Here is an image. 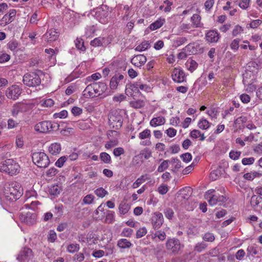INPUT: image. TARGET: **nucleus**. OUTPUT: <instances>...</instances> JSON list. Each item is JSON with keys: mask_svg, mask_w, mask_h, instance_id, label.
I'll use <instances>...</instances> for the list:
<instances>
[{"mask_svg": "<svg viewBox=\"0 0 262 262\" xmlns=\"http://www.w3.org/2000/svg\"><path fill=\"white\" fill-rule=\"evenodd\" d=\"M43 72L39 70L37 72H30L26 74L23 77L24 83L28 86H36L41 83V77Z\"/></svg>", "mask_w": 262, "mask_h": 262, "instance_id": "obj_1", "label": "nucleus"}, {"mask_svg": "<svg viewBox=\"0 0 262 262\" xmlns=\"http://www.w3.org/2000/svg\"><path fill=\"white\" fill-rule=\"evenodd\" d=\"M0 169L12 176L19 172V164L13 159H7L0 164Z\"/></svg>", "mask_w": 262, "mask_h": 262, "instance_id": "obj_2", "label": "nucleus"}, {"mask_svg": "<svg viewBox=\"0 0 262 262\" xmlns=\"http://www.w3.org/2000/svg\"><path fill=\"white\" fill-rule=\"evenodd\" d=\"M32 159L34 164L40 168H46L50 164L49 158L44 152H33L32 155Z\"/></svg>", "mask_w": 262, "mask_h": 262, "instance_id": "obj_3", "label": "nucleus"}, {"mask_svg": "<svg viewBox=\"0 0 262 262\" xmlns=\"http://www.w3.org/2000/svg\"><path fill=\"white\" fill-rule=\"evenodd\" d=\"M20 187L16 184H12L7 186L5 188V195L8 200L11 201H16L21 195Z\"/></svg>", "mask_w": 262, "mask_h": 262, "instance_id": "obj_4", "label": "nucleus"}, {"mask_svg": "<svg viewBox=\"0 0 262 262\" xmlns=\"http://www.w3.org/2000/svg\"><path fill=\"white\" fill-rule=\"evenodd\" d=\"M123 120V117L117 110L111 111L108 115L109 125L115 129H118L121 127Z\"/></svg>", "mask_w": 262, "mask_h": 262, "instance_id": "obj_5", "label": "nucleus"}, {"mask_svg": "<svg viewBox=\"0 0 262 262\" xmlns=\"http://www.w3.org/2000/svg\"><path fill=\"white\" fill-rule=\"evenodd\" d=\"M184 246L181 244L180 241L175 238H169L166 243V249L173 255L180 253Z\"/></svg>", "mask_w": 262, "mask_h": 262, "instance_id": "obj_6", "label": "nucleus"}, {"mask_svg": "<svg viewBox=\"0 0 262 262\" xmlns=\"http://www.w3.org/2000/svg\"><path fill=\"white\" fill-rule=\"evenodd\" d=\"M55 127L51 121H43L37 123L34 126L35 131L40 133H47L51 132Z\"/></svg>", "mask_w": 262, "mask_h": 262, "instance_id": "obj_7", "label": "nucleus"}, {"mask_svg": "<svg viewBox=\"0 0 262 262\" xmlns=\"http://www.w3.org/2000/svg\"><path fill=\"white\" fill-rule=\"evenodd\" d=\"M33 257V252L31 249L27 247L23 248L17 257L20 262H28Z\"/></svg>", "mask_w": 262, "mask_h": 262, "instance_id": "obj_8", "label": "nucleus"}, {"mask_svg": "<svg viewBox=\"0 0 262 262\" xmlns=\"http://www.w3.org/2000/svg\"><path fill=\"white\" fill-rule=\"evenodd\" d=\"M21 91L18 85H13L8 88L6 95L7 97L13 100L17 99L21 94Z\"/></svg>", "mask_w": 262, "mask_h": 262, "instance_id": "obj_9", "label": "nucleus"}, {"mask_svg": "<svg viewBox=\"0 0 262 262\" xmlns=\"http://www.w3.org/2000/svg\"><path fill=\"white\" fill-rule=\"evenodd\" d=\"M164 222L163 215L162 213L156 212L151 217V224L155 230L159 229Z\"/></svg>", "mask_w": 262, "mask_h": 262, "instance_id": "obj_10", "label": "nucleus"}, {"mask_svg": "<svg viewBox=\"0 0 262 262\" xmlns=\"http://www.w3.org/2000/svg\"><path fill=\"white\" fill-rule=\"evenodd\" d=\"M172 78L173 81L181 83L185 81V74L182 70L174 68L172 73Z\"/></svg>", "mask_w": 262, "mask_h": 262, "instance_id": "obj_11", "label": "nucleus"}, {"mask_svg": "<svg viewBox=\"0 0 262 262\" xmlns=\"http://www.w3.org/2000/svg\"><path fill=\"white\" fill-rule=\"evenodd\" d=\"M139 81L134 83H128L126 85L125 93L127 96H133L134 93L139 92Z\"/></svg>", "mask_w": 262, "mask_h": 262, "instance_id": "obj_12", "label": "nucleus"}, {"mask_svg": "<svg viewBox=\"0 0 262 262\" xmlns=\"http://www.w3.org/2000/svg\"><path fill=\"white\" fill-rule=\"evenodd\" d=\"M59 37V32L55 29H50L43 35L45 39L49 42L56 40Z\"/></svg>", "mask_w": 262, "mask_h": 262, "instance_id": "obj_13", "label": "nucleus"}, {"mask_svg": "<svg viewBox=\"0 0 262 262\" xmlns=\"http://www.w3.org/2000/svg\"><path fill=\"white\" fill-rule=\"evenodd\" d=\"M16 14V11L14 9H11L9 12L6 14L1 20L2 24H4L5 25L10 24L12 21H13L15 15Z\"/></svg>", "mask_w": 262, "mask_h": 262, "instance_id": "obj_14", "label": "nucleus"}, {"mask_svg": "<svg viewBox=\"0 0 262 262\" xmlns=\"http://www.w3.org/2000/svg\"><path fill=\"white\" fill-rule=\"evenodd\" d=\"M83 95L86 98H94L97 96L93 83L85 88L83 92Z\"/></svg>", "mask_w": 262, "mask_h": 262, "instance_id": "obj_15", "label": "nucleus"}, {"mask_svg": "<svg viewBox=\"0 0 262 262\" xmlns=\"http://www.w3.org/2000/svg\"><path fill=\"white\" fill-rule=\"evenodd\" d=\"M146 61V57L143 55L140 54L135 56L131 59V63L137 67L143 66Z\"/></svg>", "mask_w": 262, "mask_h": 262, "instance_id": "obj_16", "label": "nucleus"}, {"mask_svg": "<svg viewBox=\"0 0 262 262\" xmlns=\"http://www.w3.org/2000/svg\"><path fill=\"white\" fill-rule=\"evenodd\" d=\"M250 204L255 209H262V198L256 195H252L251 198Z\"/></svg>", "mask_w": 262, "mask_h": 262, "instance_id": "obj_17", "label": "nucleus"}, {"mask_svg": "<svg viewBox=\"0 0 262 262\" xmlns=\"http://www.w3.org/2000/svg\"><path fill=\"white\" fill-rule=\"evenodd\" d=\"M206 38L209 42H216L220 38V34L216 31L210 30L206 34Z\"/></svg>", "mask_w": 262, "mask_h": 262, "instance_id": "obj_18", "label": "nucleus"}, {"mask_svg": "<svg viewBox=\"0 0 262 262\" xmlns=\"http://www.w3.org/2000/svg\"><path fill=\"white\" fill-rule=\"evenodd\" d=\"M110 42L107 39L104 37H97L91 41V45L93 47L106 46Z\"/></svg>", "mask_w": 262, "mask_h": 262, "instance_id": "obj_19", "label": "nucleus"}, {"mask_svg": "<svg viewBox=\"0 0 262 262\" xmlns=\"http://www.w3.org/2000/svg\"><path fill=\"white\" fill-rule=\"evenodd\" d=\"M93 84L94 85L97 96L102 94L107 89V85L104 82H94Z\"/></svg>", "mask_w": 262, "mask_h": 262, "instance_id": "obj_20", "label": "nucleus"}, {"mask_svg": "<svg viewBox=\"0 0 262 262\" xmlns=\"http://www.w3.org/2000/svg\"><path fill=\"white\" fill-rule=\"evenodd\" d=\"M48 150L53 155L59 154L61 151L60 144L56 142L51 144L49 147Z\"/></svg>", "mask_w": 262, "mask_h": 262, "instance_id": "obj_21", "label": "nucleus"}, {"mask_svg": "<svg viewBox=\"0 0 262 262\" xmlns=\"http://www.w3.org/2000/svg\"><path fill=\"white\" fill-rule=\"evenodd\" d=\"M36 215L34 213L27 212L23 221L28 225H32L36 221Z\"/></svg>", "mask_w": 262, "mask_h": 262, "instance_id": "obj_22", "label": "nucleus"}, {"mask_svg": "<svg viewBox=\"0 0 262 262\" xmlns=\"http://www.w3.org/2000/svg\"><path fill=\"white\" fill-rule=\"evenodd\" d=\"M201 17L198 14H194L191 17V21L192 22V26L193 28H199L202 26L201 23Z\"/></svg>", "mask_w": 262, "mask_h": 262, "instance_id": "obj_23", "label": "nucleus"}, {"mask_svg": "<svg viewBox=\"0 0 262 262\" xmlns=\"http://www.w3.org/2000/svg\"><path fill=\"white\" fill-rule=\"evenodd\" d=\"M165 123V119L164 117L159 116L152 118L150 122V124L152 126H157L158 125H163Z\"/></svg>", "mask_w": 262, "mask_h": 262, "instance_id": "obj_24", "label": "nucleus"}, {"mask_svg": "<svg viewBox=\"0 0 262 262\" xmlns=\"http://www.w3.org/2000/svg\"><path fill=\"white\" fill-rule=\"evenodd\" d=\"M165 20L164 18H160L154 23H152L149 28L151 30H155L160 28L165 23Z\"/></svg>", "mask_w": 262, "mask_h": 262, "instance_id": "obj_25", "label": "nucleus"}, {"mask_svg": "<svg viewBox=\"0 0 262 262\" xmlns=\"http://www.w3.org/2000/svg\"><path fill=\"white\" fill-rule=\"evenodd\" d=\"M262 176L261 173H260L256 171L248 172L244 174V178L246 180L252 181L255 178H259Z\"/></svg>", "mask_w": 262, "mask_h": 262, "instance_id": "obj_26", "label": "nucleus"}, {"mask_svg": "<svg viewBox=\"0 0 262 262\" xmlns=\"http://www.w3.org/2000/svg\"><path fill=\"white\" fill-rule=\"evenodd\" d=\"M75 43L78 50L82 52L85 51L86 48L84 45V41L82 39L77 38L75 41Z\"/></svg>", "mask_w": 262, "mask_h": 262, "instance_id": "obj_27", "label": "nucleus"}, {"mask_svg": "<svg viewBox=\"0 0 262 262\" xmlns=\"http://www.w3.org/2000/svg\"><path fill=\"white\" fill-rule=\"evenodd\" d=\"M150 47V43L148 41H145L142 42L141 44L138 45L136 48L135 50L137 51H143L147 49Z\"/></svg>", "mask_w": 262, "mask_h": 262, "instance_id": "obj_28", "label": "nucleus"}, {"mask_svg": "<svg viewBox=\"0 0 262 262\" xmlns=\"http://www.w3.org/2000/svg\"><path fill=\"white\" fill-rule=\"evenodd\" d=\"M132 244L127 239L123 238L120 239L118 242V246L121 248H129Z\"/></svg>", "mask_w": 262, "mask_h": 262, "instance_id": "obj_29", "label": "nucleus"}, {"mask_svg": "<svg viewBox=\"0 0 262 262\" xmlns=\"http://www.w3.org/2000/svg\"><path fill=\"white\" fill-rule=\"evenodd\" d=\"M147 179V174L142 175L134 183L133 187L136 188L138 187L142 183L144 182Z\"/></svg>", "mask_w": 262, "mask_h": 262, "instance_id": "obj_30", "label": "nucleus"}, {"mask_svg": "<svg viewBox=\"0 0 262 262\" xmlns=\"http://www.w3.org/2000/svg\"><path fill=\"white\" fill-rule=\"evenodd\" d=\"M60 191L61 188L57 185H55L51 186L49 190V193L52 195H57L59 194L60 192Z\"/></svg>", "mask_w": 262, "mask_h": 262, "instance_id": "obj_31", "label": "nucleus"}, {"mask_svg": "<svg viewBox=\"0 0 262 262\" xmlns=\"http://www.w3.org/2000/svg\"><path fill=\"white\" fill-rule=\"evenodd\" d=\"M198 126L200 128L205 130L209 127L210 123L206 119H202L198 122Z\"/></svg>", "mask_w": 262, "mask_h": 262, "instance_id": "obj_32", "label": "nucleus"}, {"mask_svg": "<svg viewBox=\"0 0 262 262\" xmlns=\"http://www.w3.org/2000/svg\"><path fill=\"white\" fill-rule=\"evenodd\" d=\"M131 106L135 108H141L144 106L145 102L143 100H138L132 101L130 102Z\"/></svg>", "mask_w": 262, "mask_h": 262, "instance_id": "obj_33", "label": "nucleus"}, {"mask_svg": "<svg viewBox=\"0 0 262 262\" xmlns=\"http://www.w3.org/2000/svg\"><path fill=\"white\" fill-rule=\"evenodd\" d=\"M187 40V39L185 37H177L174 41H173V45L176 47H178L180 46L181 45H183L185 43Z\"/></svg>", "mask_w": 262, "mask_h": 262, "instance_id": "obj_34", "label": "nucleus"}, {"mask_svg": "<svg viewBox=\"0 0 262 262\" xmlns=\"http://www.w3.org/2000/svg\"><path fill=\"white\" fill-rule=\"evenodd\" d=\"M100 158L102 161L105 163H110L111 162V158L109 154L106 152H103L100 155Z\"/></svg>", "mask_w": 262, "mask_h": 262, "instance_id": "obj_35", "label": "nucleus"}, {"mask_svg": "<svg viewBox=\"0 0 262 262\" xmlns=\"http://www.w3.org/2000/svg\"><path fill=\"white\" fill-rule=\"evenodd\" d=\"M18 46V42L16 40L12 39L7 43L8 48L12 51H15Z\"/></svg>", "mask_w": 262, "mask_h": 262, "instance_id": "obj_36", "label": "nucleus"}, {"mask_svg": "<svg viewBox=\"0 0 262 262\" xmlns=\"http://www.w3.org/2000/svg\"><path fill=\"white\" fill-rule=\"evenodd\" d=\"M169 161L168 160H164L159 166L157 171L159 172L164 171L169 166Z\"/></svg>", "mask_w": 262, "mask_h": 262, "instance_id": "obj_37", "label": "nucleus"}, {"mask_svg": "<svg viewBox=\"0 0 262 262\" xmlns=\"http://www.w3.org/2000/svg\"><path fill=\"white\" fill-rule=\"evenodd\" d=\"M80 247L78 244H71L68 245L67 250L70 253H74L79 250Z\"/></svg>", "mask_w": 262, "mask_h": 262, "instance_id": "obj_38", "label": "nucleus"}, {"mask_svg": "<svg viewBox=\"0 0 262 262\" xmlns=\"http://www.w3.org/2000/svg\"><path fill=\"white\" fill-rule=\"evenodd\" d=\"M207 247V244L204 242L198 243L194 247V250L198 252H201L203 250H205Z\"/></svg>", "mask_w": 262, "mask_h": 262, "instance_id": "obj_39", "label": "nucleus"}, {"mask_svg": "<svg viewBox=\"0 0 262 262\" xmlns=\"http://www.w3.org/2000/svg\"><path fill=\"white\" fill-rule=\"evenodd\" d=\"M119 81H118L117 79V77L116 76H113L111 80H110V88L112 89V90H115V89H116L119 83Z\"/></svg>", "mask_w": 262, "mask_h": 262, "instance_id": "obj_40", "label": "nucleus"}, {"mask_svg": "<svg viewBox=\"0 0 262 262\" xmlns=\"http://www.w3.org/2000/svg\"><path fill=\"white\" fill-rule=\"evenodd\" d=\"M129 208L128 204L125 203L120 204L119 207V212L122 214H125L128 212Z\"/></svg>", "mask_w": 262, "mask_h": 262, "instance_id": "obj_41", "label": "nucleus"}, {"mask_svg": "<svg viewBox=\"0 0 262 262\" xmlns=\"http://www.w3.org/2000/svg\"><path fill=\"white\" fill-rule=\"evenodd\" d=\"M203 239L206 242H212L215 240V237L213 233L207 232L203 236Z\"/></svg>", "mask_w": 262, "mask_h": 262, "instance_id": "obj_42", "label": "nucleus"}, {"mask_svg": "<svg viewBox=\"0 0 262 262\" xmlns=\"http://www.w3.org/2000/svg\"><path fill=\"white\" fill-rule=\"evenodd\" d=\"M68 159V158L67 157L62 156L56 162L55 165L59 168H61L63 166V164Z\"/></svg>", "mask_w": 262, "mask_h": 262, "instance_id": "obj_43", "label": "nucleus"}, {"mask_svg": "<svg viewBox=\"0 0 262 262\" xmlns=\"http://www.w3.org/2000/svg\"><path fill=\"white\" fill-rule=\"evenodd\" d=\"M150 136V130L148 129H145L142 132L140 133L139 135V138L142 140L149 138Z\"/></svg>", "mask_w": 262, "mask_h": 262, "instance_id": "obj_44", "label": "nucleus"}, {"mask_svg": "<svg viewBox=\"0 0 262 262\" xmlns=\"http://www.w3.org/2000/svg\"><path fill=\"white\" fill-rule=\"evenodd\" d=\"M57 238V235L54 230H50L48 235V240L51 243H54Z\"/></svg>", "mask_w": 262, "mask_h": 262, "instance_id": "obj_45", "label": "nucleus"}, {"mask_svg": "<svg viewBox=\"0 0 262 262\" xmlns=\"http://www.w3.org/2000/svg\"><path fill=\"white\" fill-rule=\"evenodd\" d=\"M95 193L99 197L103 198L107 194V192L102 187H100L95 191Z\"/></svg>", "mask_w": 262, "mask_h": 262, "instance_id": "obj_46", "label": "nucleus"}, {"mask_svg": "<svg viewBox=\"0 0 262 262\" xmlns=\"http://www.w3.org/2000/svg\"><path fill=\"white\" fill-rule=\"evenodd\" d=\"M94 196L92 194H88L83 199V202L85 204H91L93 203Z\"/></svg>", "mask_w": 262, "mask_h": 262, "instance_id": "obj_47", "label": "nucleus"}, {"mask_svg": "<svg viewBox=\"0 0 262 262\" xmlns=\"http://www.w3.org/2000/svg\"><path fill=\"white\" fill-rule=\"evenodd\" d=\"M164 213L167 219H171L173 216L174 212L172 209L167 208L164 209Z\"/></svg>", "mask_w": 262, "mask_h": 262, "instance_id": "obj_48", "label": "nucleus"}, {"mask_svg": "<svg viewBox=\"0 0 262 262\" xmlns=\"http://www.w3.org/2000/svg\"><path fill=\"white\" fill-rule=\"evenodd\" d=\"M10 55L5 53H0V63H4L9 61Z\"/></svg>", "mask_w": 262, "mask_h": 262, "instance_id": "obj_49", "label": "nucleus"}, {"mask_svg": "<svg viewBox=\"0 0 262 262\" xmlns=\"http://www.w3.org/2000/svg\"><path fill=\"white\" fill-rule=\"evenodd\" d=\"M241 154V151L231 150L229 153V157L234 160H236L239 158Z\"/></svg>", "mask_w": 262, "mask_h": 262, "instance_id": "obj_50", "label": "nucleus"}, {"mask_svg": "<svg viewBox=\"0 0 262 262\" xmlns=\"http://www.w3.org/2000/svg\"><path fill=\"white\" fill-rule=\"evenodd\" d=\"M215 0H207L205 4V8L206 11H209L213 7Z\"/></svg>", "mask_w": 262, "mask_h": 262, "instance_id": "obj_51", "label": "nucleus"}, {"mask_svg": "<svg viewBox=\"0 0 262 262\" xmlns=\"http://www.w3.org/2000/svg\"><path fill=\"white\" fill-rule=\"evenodd\" d=\"M255 161V159L253 157H250L249 158H245L242 159V163L244 165H251L253 164Z\"/></svg>", "mask_w": 262, "mask_h": 262, "instance_id": "obj_52", "label": "nucleus"}, {"mask_svg": "<svg viewBox=\"0 0 262 262\" xmlns=\"http://www.w3.org/2000/svg\"><path fill=\"white\" fill-rule=\"evenodd\" d=\"M68 116V112L66 110H63L59 113H55L54 114V118H65Z\"/></svg>", "mask_w": 262, "mask_h": 262, "instance_id": "obj_53", "label": "nucleus"}, {"mask_svg": "<svg viewBox=\"0 0 262 262\" xmlns=\"http://www.w3.org/2000/svg\"><path fill=\"white\" fill-rule=\"evenodd\" d=\"M250 0H241L238 3V5L240 8L246 9L249 7Z\"/></svg>", "mask_w": 262, "mask_h": 262, "instance_id": "obj_54", "label": "nucleus"}, {"mask_svg": "<svg viewBox=\"0 0 262 262\" xmlns=\"http://www.w3.org/2000/svg\"><path fill=\"white\" fill-rule=\"evenodd\" d=\"M180 157L182 159L183 161L186 163L190 161L192 159V156L189 152L183 154L181 155Z\"/></svg>", "mask_w": 262, "mask_h": 262, "instance_id": "obj_55", "label": "nucleus"}, {"mask_svg": "<svg viewBox=\"0 0 262 262\" xmlns=\"http://www.w3.org/2000/svg\"><path fill=\"white\" fill-rule=\"evenodd\" d=\"M147 233V230L145 228H142L139 229L136 233V237L139 238L145 235Z\"/></svg>", "mask_w": 262, "mask_h": 262, "instance_id": "obj_56", "label": "nucleus"}, {"mask_svg": "<svg viewBox=\"0 0 262 262\" xmlns=\"http://www.w3.org/2000/svg\"><path fill=\"white\" fill-rule=\"evenodd\" d=\"M154 235L155 237H158L160 241H164L166 238V233L161 230L157 231Z\"/></svg>", "mask_w": 262, "mask_h": 262, "instance_id": "obj_57", "label": "nucleus"}, {"mask_svg": "<svg viewBox=\"0 0 262 262\" xmlns=\"http://www.w3.org/2000/svg\"><path fill=\"white\" fill-rule=\"evenodd\" d=\"M208 202L210 205H214L217 204V196L216 195H212L208 197Z\"/></svg>", "mask_w": 262, "mask_h": 262, "instance_id": "obj_58", "label": "nucleus"}, {"mask_svg": "<svg viewBox=\"0 0 262 262\" xmlns=\"http://www.w3.org/2000/svg\"><path fill=\"white\" fill-rule=\"evenodd\" d=\"M109 212H110L106 214L105 220V223L108 224L112 223L114 221V214L110 211Z\"/></svg>", "mask_w": 262, "mask_h": 262, "instance_id": "obj_59", "label": "nucleus"}, {"mask_svg": "<svg viewBox=\"0 0 262 262\" xmlns=\"http://www.w3.org/2000/svg\"><path fill=\"white\" fill-rule=\"evenodd\" d=\"M71 112L74 116H77L80 115L82 113V110L79 107L74 106L72 108Z\"/></svg>", "mask_w": 262, "mask_h": 262, "instance_id": "obj_60", "label": "nucleus"}, {"mask_svg": "<svg viewBox=\"0 0 262 262\" xmlns=\"http://www.w3.org/2000/svg\"><path fill=\"white\" fill-rule=\"evenodd\" d=\"M171 162L172 164H176L174 165V169L176 170H178L182 167L181 161L177 158H172Z\"/></svg>", "mask_w": 262, "mask_h": 262, "instance_id": "obj_61", "label": "nucleus"}, {"mask_svg": "<svg viewBox=\"0 0 262 262\" xmlns=\"http://www.w3.org/2000/svg\"><path fill=\"white\" fill-rule=\"evenodd\" d=\"M124 153V150L122 147L115 148L113 151V154L116 157H119L120 155H123Z\"/></svg>", "mask_w": 262, "mask_h": 262, "instance_id": "obj_62", "label": "nucleus"}, {"mask_svg": "<svg viewBox=\"0 0 262 262\" xmlns=\"http://www.w3.org/2000/svg\"><path fill=\"white\" fill-rule=\"evenodd\" d=\"M58 170L54 167L50 168L46 172V175L49 177L54 176L57 173Z\"/></svg>", "mask_w": 262, "mask_h": 262, "instance_id": "obj_63", "label": "nucleus"}, {"mask_svg": "<svg viewBox=\"0 0 262 262\" xmlns=\"http://www.w3.org/2000/svg\"><path fill=\"white\" fill-rule=\"evenodd\" d=\"M158 192L161 194H165L168 191V188L167 185H160L158 187Z\"/></svg>", "mask_w": 262, "mask_h": 262, "instance_id": "obj_64", "label": "nucleus"}]
</instances>
